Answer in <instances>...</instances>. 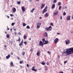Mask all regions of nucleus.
<instances>
[{"mask_svg": "<svg viewBox=\"0 0 73 73\" xmlns=\"http://www.w3.org/2000/svg\"><path fill=\"white\" fill-rule=\"evenodd\" d=\"M21 39H20V38L19 37V38L18 40H16L17 41H20Z\"/></svg>", "mask_w": 73, "mask_h": 73, "instance_id": "25", "label": "nucleus"}, {"mask_svg": "<svg viewBox=\"0 0 73 73\" xmlns=\"http://www.w3.org/2000/svg\"><path fill=\"white\" fill-rule=\"evenodd\" d=\"M41 5L42 6L41 7V9H42V8H44V7H45V5L44 4L42 3V4Z\"/></svg>", "mask_w": 73, "mask_h": 73, "instance_id": "12", "label": "nucleus"}, {"mask_svg": "<svg viewBox=\"0 0 73 73\" xmlns=\"http://www.w3.org/2000/svg\"><path fill=\"white\" fill-rule=\"evenodd\" d=\"M58 38H56L54 40V42L55 43V44H57V42H58Z\"/></svg>", "mask_w": 73, "mask_h": 73, "instance_id": "6", "label": "nucleus"}, {"mask_svg": "<svg viewBox=\"0 0 73 73\" xmlns=\"http://www.w3.org/2000/svg\"><path fill=\"white\" fill-rule=\"evenodd\" d=\"M41 25V23L39 22H38L37 24V28L38 29L40 28V25Z\"/></svg>", "mask_w": 73, "mask_h": 73, "instance_id": "3", "label": "nucleus"}, {"mask_svg": "<svg viewBox=\"0 0 73 73\" xmlns=\"http://www.w3.org/2000/svg\"><path fill=\"white\" fill-rule=\"evenodd\" d=\"M42 40L43 42H44V41H45V39L44 38H42Z\"/></svg>", "mask_w": 73, "mask_h": 73, "instance_id": "23", "label": "nucleus"}, {"mask_svg": "<svg viewBox=\"0 0 73 73\" xmlns=\"http://www.w3.org/2000/svg\"><path fill=\"white\" fill-rule=\"evenodd\" d=\"M66 45L70 44V40H66Z\"/></svg>", "mask_w": 73, "mask_h": 73, "instance_id": "7", "label": "nucleus"}, {"mask_svg": "<svg viewBox=\"0 0 73 73\" xmlns=\"http://www.w3.org/2000/svg\"><path fill=\"white\" fill-rule=\"evenodd\" d=\"M60 20H62V16H60Z\"/></svg>", "mask_w": 73, "mask_h": 73, "instance_id": "38", "label": "nucleus"}, {"mask_svg": "<svg viewBox=\"0 0 73 73\" xmlns=\"http://www.w3.org/2000/svg\"><path fill=\"white\" fill-rule=\"evenodd\" d=\"M6 57L7 59H9V58H10V57H11V55L9 54Z\"/></svg>", "mask_w": 73, "mask_h": 73, "instance_id": "15", "label": "nucleus"}, {"mask_svg": "<svg viewBox=\"0 0 73 73\" xmlns=\"http://www.w3.org/2000/svg\"><path fill=\"white\" fill-rule=\"evenodd\" d=\"M45 70L46 71L47 70H48V68H46L45 69Z\"/></svg>", "mask_w": 73, "mask_h": 73, "instance_id": "45", "label": "nucleus"}, {"mask_svg": "<svg viewBox=\"0 0 73 73\" xmlns=\"http://www.w3.org/2000/svg\"><path fill=\"white\" fill-rule=\"evenodd\" d=\"M58 58H60V56L58 55Z\"/></svg>", "mask_w": 73, "mask_h": 73, "instance_id": "58", "label": "nucleus"}, {"mask_svg": "<svg viewBox=\"0 0 73 73\" xmlns=\"http://www.w3.org/2000/svg\"><path fill=\"white\" fill-rule=\"evenodd\" d=\"M41 64L43 65H45V62H43L41 63Z\"/></svg>", "mask_w": 73, "mask_h": 73, "instance_id": "30", "label": "nucleus"}, {"mask_svg": "<svg viewBox=\"0 0 73 73\" xmlns=\"http://www.w3.org/2000/svg\"><path fill=\"white\" fill-rule=\"evenodd\" d=\"M63 15L64 16H65L66 15V13L65 12L63 13Z\"/></svg>", "mask_w": 73, "mask_h": 73, "instance_id": "40", "label": "nucleus"}, {"mask_svg": "<svg viewBox=\"0 0 73 73\" xmlns=\"http://www.w3.org/2000/svg\"><path fill=\"white\" fill-rule=\"evenodd\" d=\"M47 53L49 54H51V52L50 51H48Z\"/></svg>", "mask_w": 73, "mask_h": 73, "instance_id": "34", "label": "nucleus"}, {"mask_svg": "<svg viewBox=\"0 0 73 73\" xmlns=\"http://www.w3.org/2000/svg\"><path fill=\"white\" fill-rule=\"evenodd\" d=\"M34 10H35V9H33L32 10H31V13H33V11H34Z\"/></svg>", "mask_w": 73, "mask_h": 73, "instance_id": "21", "label": "nucleus"}, {"mask_svg": "<svg viewBox=\"0 0 73 73\" xmlns=\"http://www.w3.org/2000/svg\"><path fill=\"white\" fill-rule=\"evenodd\" d=\"M27 67H29V65L28 64H27Z\"/></svg>", "mask_w": 73, "mask_h": 73, "instance_id": "54", "label": "nucleus"}, {"mask_svg": "<svg viewBox=\"0 0 73 73\" xmlns=\"http://www.w3.org/2000/svg\"><path fill=\"white\" fill-rule=\"evenodd\" d=\"M13 18H11V20H13Z\"/></svg>", "mask_w": 73, "mask_h": 73, "instance_id": "63", "label": "nucleus"}, {"mask_svg": "<svg viewBox=\"0 0 73 73\" xmlns=\"http://www.w3.org/2000/svg\"><path fill=\"white\" fill-rule=\"evenodd\" d=\"M45 29L46 30L48 31L49 29L50 31H51V30L52 29V26H50L48 27H46L45 28Z\"/></svg>", "mask_w": 73, "mask_h": 73, "instance_id": "4", "label": "nucleus"}, {"mask_svg": "<svg viewBox=\"0 0 73 73\" xmlns=\"http://www.w3.org/2000/svg\"><path fill=\"white\" fill-rule=\"evenodd\" d=\"M35 67L33 66L32 67V68L31 69L33 71H35V72H37V70L36 69H35Z\"/></svg>", "mask_w": 73, "mask_h": 73, "instance_id": "8", "label": "nucleus"}, {"mask_svg": "<svg viewBox=\"0 0 73 73\" xmlns=\"http://www.w3.org/2000/svg\"><path fill=\"white\" fill-rule=\"evenodd\" d=\"M51 8L52 9H54L55 8V5L54 4H53L52 5Z\"/></svg>", "mask_w": 73, "mask_h": 73, "instance_id": "16", "label": "nucleus"}, {"mask_svg": "<svg viewBox=\"0 0 73 73\" xmlns=\"http://www.w3.org/2000/svg\"><path fill=\"white\" fill-rule=\"evenodd\" d=\"M44 16L46 17H48L49 16V14H48V13H46L45 15H44Z\"/></svg>", "mask_w": 73, "mask_h": 73, "instance_id": "14", "label": "nucleus"}, {"mask_svg": "<svg viewBox=\"0 0 73 73\" xmlns=\"http://www.w3.org/2000/svg\"><path fill=\"white\" fill-rule=\"evenodd\" d=\"M57 35H60V33H57Z\"/></svg>", "mask_w": 73, "mask_h": 73, "instance_id": "49", "label": "nucleus"}, {"mask_svg": "<svg viewBox=\"0 0 73 73\" xmlns=\"http://www.w3.org/2000/svg\"><path fill=\"white\" fill-rule=\"evenodd\" d=\"M71 52H72V53H73V47L67 49L66 51L64 52L62 54L63 56H66L72 54Z\"/></svg>", "mask_w": 73, "mask_h": 73, "instance_id": "1", "label": "nucleus"}, {"mask_svg": "<svg viewBox=\"0 0 73 73\" xmlns=\"http://www.w3.org/2000/svg\"><path fill=\"white\" fill-rule=\"evenodd\" d=\"M39 18H40V19H41L42 18L41 17H40Z\"/></svg>", "mask_w": 73, "mask_h": 73, "instance_id": "64", "label": "nucleus"}, {"mask_svg": "<svg viewBox=\"0 0 73 73\" xmlns=\"http://www.w3.org/2000/svg\"><path fill=\"white\" fill-rule=\"evenodd\" d=\"M18 4H20V3H21V2L20 1H19L17 3Z\"/></svg>", "mask_w": 73, "mask_h": 73, "instance_id": "43", "label": "nucleus"}, {"mask_svg": "<svg viewBox=\"0 0 73 73\" xmlns=\"http://www.w3.org/2000/svg\"><path fill=\"white\" fill-rule=\"evenodd\" d=\"M19 34V35H21V33L20 32L19 33V34Z\"/></svg>", "mask_w": 73, "mask_h": 73, "instance_id": "57", "label": "nucleus"}, {"mask_svg": "<svg viewBox=\"0 0 73 73\" xmlns=\"http://www.w3.org/2000/svg\"><path fill=\"white\" fill-rule=\"evenodd\" d=\"M24 63V62L22 61H20V62H19V64H23V63Z\"/></svg>", "mask_w": 73, "mask_h": 73, "instance_id": "33", "label": "nucleus"}, {"mask_svg": "<svg viewBox=\"0 0 73 73\" xmlns=\"http://www.w3.org/2000/svg\"><path fill=\"white\" fill-rule=\"evenodd\" d=\"M22 54L23 56H24L25 55V52H23L22 53Z\"/></svg>", "mask_w": 73, "mask_h": 73, "instance_id": "29", "label": "nucleus"}, {"mask_svg": "<svg viewBox=\"0 0 73 73\" xmlns=\"http://www.w3.org/2000/svg\"><path fill=\"white\" fill-rule=\"evenodd\" d=\"M26 25H27V24L24 23H23V27H25V26H26Z\"/></svg>", "mask_w": 73, "mask_h": 73, "instance_id": "28", "label": "nucleus"}, {"mask_svg": "<svg viewBox=\"0 0 73 73\" xmlns=\"http://www.w3.org/2000/svg\"><path fill=\"white\" fill-rule=\"evenodd\" d=\"M33 48L31 49H30V51L31 52H33Z\"/></svg>", "mask_w": 73, "mask_h": 73, "instance_id": "37", "label": "nucleus"}, {"mask_svg": "<svg viewBox=\"0 0 73 73\" xmlns=\"http://www.w3.org/2000/svg\"><path fill=\"white\" fill-rule=\"evenodd\" d=\"M44 37H48V34H47V33L45 32V34L44 35Z\"/></svg>", "mask_w": 73, "mask_h": 73, "instance_id": "19", "label": "nucleus"}, {"mask_svg": "<svg viewBox=\"0 0 73 73\" xmlns=\"http://www.w3.org/2000/svg\"><path fill=\"white\" fill-rule=\"evenodd\" d=\"M44 42H45L43 43L44 45L47 44H48V43L49 42V41L48 40H45Z\"/></svg>", "mask_w": 73, "mask_h": 73, "instance_id": "11", "label": "nucleus"}, {"mask_svg": "<svg viewBox=\"0 0 73 73\" xmlns=\"http://www.w3.org/2000/svg\"><path fill=\"white\" fill-rule=\"evenodd\" d=\"M70 17H71L70 15H68L67 16V17H66L67 20H70Z\"/></svg>", "mask_w": 73, "mask_h": 73, "instance_id": "9", "label": "nucleus"}, {"mask_svg": "<svg viewBox=\"0 0 73 73\" xmlns=\"http://www.w3.org/2000/svg\"><path fill=\"white\" fill-rule=\"evenodd\" d=\"M7 17L8 18V19H9V16L7 15Z\"/></svg>", "mask_w": 73, "mask_h": 73, "instance_id": "50", "label": "nucleus"}, {"mask_svg": "<svg viewBox=\"0 0 73 73\" xmlns=\"http://www.w3.org/2000/svg\"><path fill=\"white\" fill-rule=\"evenodd\" d=\"M26 28H27V29H30V27H29V26H27L26 27Z\"/></svg>", "mask_w": 73, "mask_h": 73, "instance_id": "31", "label": "nucleus"}, {"mask_svg": "<svg viewBox=\"0 0 73 73\" xmlns=\"http://www.w3.org/2000/svg\"><path fill=\"white\" fill-rule=\"evenodd\" d=\"M50 25H52V26H53V24L52 23H51L50 24Z\"/></svg>", "mask_w": 73, "mask_h": 73, "instance_id": "41", "label": "nucleus"}, {"mask_svg": "<svg viewBox=\"0 0 73 73\" xmlns=\"http://www.w3.org/2000/svg\"><path fill=\"white\" fill-rule=\"evenodd\" d=\"M9 43H10V44H11V45H12V44H13V42L12 41L10 40L9 41Z\"/></svg>", "mask_w": 73, "mask_h": 73, "instance_id": "26", "label": "nucleus"}, {"mask_svg": "<svg viewBox=\"0 0 73 73\" xmlns=\"http://www.w3.org/2000/svg\"><path fill=\"white\" fill-rule=\"evenodd\" d=\"M17 58L18 60H20V58H19V57L18 56L17 57Z\"/></svg>", "mask_w": 73, "mask_h": 73, "instance_id": "48", "label": "nucleus"}, {"mask_svg": "<svg viewBox=\"0 0 73 73\" xmlns=\"http://www.w3.org/2000/svg\"><path fill=\"white\" fill-rule=\"evenodd\" d=\"M14 34H15V35H17V34L15 32H14Z\"/></svg>", "mask_w": 73, "mask_h": 73, "instance_id": "51", "label": "nucleus"}, {"mask_svg": "<svg viewBox=\"0 0 73 73\" xmlns=\"http://www.w3.org/2000/svg\"><path fill=\"white\" fill-rule=\"evenodd\" d=\"M13 52H11V55H13Z\"/></svg>", "mask_w": 73, "mask_h": 73, "instance_id": "52", "label": "nucleus"}, {"mask_svg": "<svg viewBox=\"0 0 73 73\" xmlns=\"http://www.w3.org/2000/svg\"><path fill=\"white\" fill-rule=\"evenodd\" d=\"M4 47H5V48H6V47H7V46L5 45L4 46Z\"/></svg>", "mask_w": 73, "mask_h": 73, "instance_id": "60", "label": "nucleus"}, {"mask_svg": "<svg viewBox=\"0 0 73 73\" xmlns=\"http://www.w3.org/2000/svg\"><path fill=\"white\" fill-rule=\"evenodd\" d=\"M48 8V6H46V7L44 8V9L43 10V11L42 12V14H44L45 12H46L47 11V10L46 9Z\"/></svg>", "mask_w": 73, "mask_h": 73, "instance_id": "2", "label": "nucleus"}, {"mask_svg": "<svg viewBox=\"0 0 73 73\" xmlns=\"http://www.w3.org/2000/svg\"><path fill=\"white\" fill-rule=\"evenodd\" d=\"M7 30H9V28H8V26H7Z\"/></svg>", "mask_w": 73, "mask_h": 73, "instance_id": "56", "label": "nucleus"}, {"mask_svg": "<svg viewBox=\"0 0 73 73\" xmlns=\"http://www.w3.org/2000/svg\"><path fill=\"white\" fill-rule=\"evenodd\" d=\"M15 24V23H13L11 24V25H12V26H13Z\"/></svg>", "mask_w": 73, "mask_h": 73, "instance_id": "35", "label": "nucleus"}, {"mask_svg": "<svg viewBox=\"0 0 73 73\" xmlns=\"http://www.w3.org/2000/svg\"><path fill=\"white\" fill-rule=\"evenodd\" d=\"M24 43V41L23 40H22V41H21V42L19 43V46H21V45H22V44H23V43Z\"/></svg>", "mask_w": 73, "mask_h": 73, "instance_id": "13", "label": "nucleus"}, {"mask_svg": "<svg viewBox=\"0 0 73 73\" xmlns=\"http://www.w3.org/2000/svg\"><path fill=\"white\" fill-rule=\"evenodd\" d=\"M37 55L38 56H40V53L39 52H38L37 53Z\"/></svg>", "mask_w": 73, "mask_h": 73, "instance_id": "22", "label": "nucleus"}, {"mask_svg": "<svg viewBox=\"0 0 73 73\" xmlns=\"http://www.w3.org/2000/svg\"><path fill=\"white\" fill-rule=\"evenodd\" d=\"M60 73H64V72L63 71H61L60 72Z\"/></svg>", "mask_w": 73, "mask_h": 73, "instance_id": "55", "label": "nucleus"}, {"mask_svg": "<svg viewBox=\"0 0 73 73\" xmlns=\"http://www.w3.org/2000/svg\"><path fill=\"white\" fill-rule=\"evenodd\" d=\"M13 30L14 31H16V29H14Z\"/></svg>", "mask_w": 73, "mask_h": 73, "instance_id": "53", "label": "nucleus"}, {"mask_svg": "<svg viewBox=\"0 0 73 73\" xmlns=\"http://www.w3.org/2000/svg\"><path fill=\"white\" fill-rule=\"evenodd\" d=\"M24 44H25V45H27V42H24Z\"/></svg>", "mask_w": 73, "mask_h": 73, "instance_id": "46", "label": "nucleus"}, {"mask_svg": "<svg viewBox=\"0 0 73 73\" xmlns=\"http://www.w3.org/2000/svg\"><path fill=\"white\" fill-rule=\"evenodd\" d=\"M67 62H68V61H67V60H66L64 62V64H66Z\"/></svg>", "mask_w": 73, "mask_h": 73, "instance_id": "42", "label": "nucleus"}, {"mask_svg": "<svg viewBox=\"0 0 73 73\" xmlns=\"http://www.w3.org/2000/svg\"><path fill=\"white\" fill-rule=\"evenodd\" d=\"M44 45V43L42 42V41L40 40L39 42V46H43Z\"/></svg>", "mask_w": 73, "mask_h": 73, "instance_id": "5", "label": "nucleus"}, {"mask_svg": "<svg viewBox=\"0 0 73 73\" xmlns=\"http://www.w3.org/2000/svg\"><path fill=\"white\" fill-rule=\"evenodd\" d=\"M30 2H32V0H29Z\"/></svg>", "mask_w": 73, "mask_h": 73, "instance_id": "61", "label": "nucleus"}, {"mask_svg": "<svg viewBox=\"0 0 73 73\" xmlns=\"http://www.w3.org/2000/svg\"><path fill=\"white\" fill-rule=\"evenodd\" d=\"M21 9L23 12H24L25 11V7L24 6L22 7Z\"/></svg>", "mask_w": 73, "mask_h": 73, "instance_id": "10", "label": "nucleus"}, {"mask_svg": "<svg viewBox=\"0 0 73 73\" xmlns=\"http://www.w3.org/2000/svg\"><path fill=\"white\" fill-rule=\"evenodd\" d=\"M61 5V2H59L58 3V5Z\"/></svg>", "mask_w": 73, "mask_h": 73, "instance_id": "32", "label": "nucleus"}, {"mask_svg": "<svg viewBox=\"0 0 73 73\" xmlns=\"http://www.w3.org/2000/svg\"><path fill=\"white\" fill-rule=\"evenodd\" d=\"M29 40H31V38H29Z\"/></svg>", "mask_w": 73, "mask_h": 73, "instance_id": "59", "label": "nucleus"}, {"mask_svg": "<svg viewBox=\"0 0 73 73\" xmlns=\"http://www.w3.org/2000/svg\"><path fill=\"white\" fill-rule=\"evenodd\" d=\"M58 15V11H56L54 13V15Z\"/></svg>", "mask_w": 73, "mask_h": 73, "instance_id": "17", "label": "nucleus"}, {"mask_svg": "<svg viewBox=\"0 0 73 73\" xmlns=\"http://www.w3.org/2000/svg\"><path fill=\"white\" fill-rule=\"evenodd\" d=\"M56 2H57V1L56 0H54V1H53L54 3H56Z\"/></svg>", "mask_w": 73, "mask_h": 73, "instance_id": "39", "label": "nucleus"}, {"mask_svg": "<svg viewBox=\"0 0 73 73\" xmlns=\"http://www.w3.org/2000/svg\"><path fill=\"white\" fill-rule=\"evenodd\" d=\"M12 29H10V31H11V32H12Z\"/></svg>", "mask_w": 73, "mask_h": 73, "instance_id": "62", "label": "nucleus"}, {"mask_svg": "<svg viewBox=\"0 0 73 73\" xmlns=\"http://www.w3.org/2000/svg\"><path fill=\"white\" fill-rule=\"evenodd\" d=\"M27 36H26L24 35V36H23V38H24V39H27Z\"/></svg>", "mask_w": 73, "mask_h": 73, "instance_id": "27", "label": "nucleus"}, {"mask_svg": "<svg viewBox=\"0 0 73 73\" xmlns=\"http://www.w3.org/2000/svg\"><path fill=\"white\" fill-rule=\"evenodd\" d=\"M10 16H11V17L12 16H14V15L13 14H10Z\"/></svg>", "mask_w": 73, "mask_h": 73, "instance_id": "44", "label": "nucleus"}, {"mask_svg": "<svg viewBox=\"0 0 73 73\" xmlns=\"http://www.w3.org/2000/svg\"><path fill=\"white\" fill-rule=\"evenodd\" d=\"M62 7L61 6H60L59 7V10H60L61 8Z\"/></svg>", "mask_w": 73, "mask_h": 73, "instance_id": "36", "label": "nucleus"}, {"mask_svg": "<svg viewBox=\"0 0 73 73\" xmlns=\"http://www.w3.org/2000/svg\"><path fill=\"white\" fill-rule=\"evenodd\" d=\"M16 8H15V7H14L13 9V12L14 13V12H16Z\"/></svg>", "mask_w": 73, "mask_h": 73, "instance_id": "20", "label": "nucleus"}, {"mask_svg": "<svg viewBox=\"0 0 73 73\" xmlns=\"http://www.w3.org/2000/svg\"><path fill=\"white\" fill-rule=\"evenodd\" d=\"M6 37H7V38H9V35L7 34L6 35Z\"/></svg>", "mask_w": 73, "mask_h": 73, "instance_id": "24", "label": "nucleus"}, {"mask_svg": "<svg viewBox=\"0 0 73 73\" xmlns=\"http://www.w3.org/2000/svg\"><path fill=\"white\" fill-rule=\"evenodd\" d=\"M10 65H11V67L14 66V65H13V62H11Z\"/></svg>", "mask_w": 73, "mask_h": 73, "instance_id": "18", "label": "nucleus"}, {"mask_svg": "<svg viewBox=\"0 0 73 73\" xmlns=\"http://www.w3.org/2000/svg\"><path fill=\"white\" fill-rule=\"evenodd\" d=\"M71 18L72 19H73V14L71 16Z\"/></svg>", "mask_w": 73, "mask_h": 73, "instance_id": "47", "label": "nucleus"}]
</instances>
